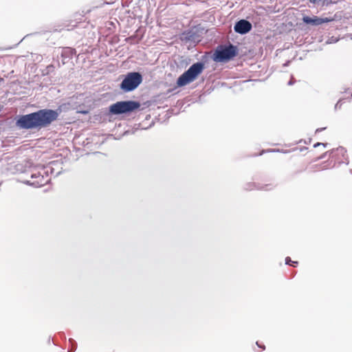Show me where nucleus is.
<instances>
[{
    "label": "nucleus",
    "instance_id": "nucleus-14",
    "mask_svg": "<svg viewBox=\"0 0 352 352\" xmlns=\"http://www.w3.org/2000/svg\"><path fill=\"white\" fill-rule=\"evenodd\" d=\"M327 145H328V144H327V143L317 142V143H316V144L314 145V148H316V147H318V146H324V147H327Z\"/></svg>",
    "mask_w": 352,
    "mask_h": 352
},
{
    "label": "nucleus",
    "instance_id": "nucleus-1",
    "mask_svg": "<svg viewBox=\"0 0 352 352\" xmlns=\"http://www.w3.org/2000/svg\"><path fill=\"white\" fill-rule=\"evenodd\" d=\"M58 117L56 110L44 109L36 112L21 116L16 124L21 129H41L50 126Z\"/></svg>",
    "mask_w": 352,
    "mask_h": 352
},
{
    "label": "nucleus",
    "instance_id": "nucleus-22",
    "mask_svg": "<svg viewBox=\"0 0 352 352\" xmlns=\"http://www.w3.org/2000/svg\"><path fill=\"white\" fill-rule=\"evenodd\" d=\"M270 151V152H280V151L279 149H276V150L274 149V150H271Z\"/></svg>",
    "mask_w": 352,
    "mask_h": 352
},
{
    "label": "nucleus",
    "instance_id": "nucleus-13",
    "mask_svg": "<svg viewBox=\"0 0 352 352\" xmlns=\"http://www.w3.org/2000/svg\"><path fill=\"white\" fill-rule=\"evenodd\" d=\"M344 98H340L337 103L335 104L334 109L336 111L338 109H340L342 105V101Z\"/></svg>",
    "mask_w": 352,
    "mask_h": 352
},
{
    "label": "nucleus",
    "instance_id": "nucleus-5",
    "mask_svg": "<svg viewBox=\"0 0 352 352\" xmlns=\"http://www.w3.org/2000/svg\"><path fill=\"white\" fill-rule=\"evenodd\" d=\"M142 82V76L139 72H129L120 84V89L124 92L135 89Z\"/></svg>",
    "mask_w": 352,
    "mask_h": 352
},
{
    "label": "nucleus",
    "instance_id": "nucleus-6",
    "mask_svg": "<svg viewBox=\"0 0 352 352\" xmlns=\"http://www.w3.org/2000/svg\"><path fill=\"white\" fill-rule=\"evenodd\" d=\"M329 158L334 160V164H348L349 162L346 150L342 146H340L329 151Z\"/></svg>",
    "mask_w": 352,
    "mask_h": 352
},
{
    "label": "nucleus",
    "instance_id": "nucleus-19",
    "mask_svg": "<svg viewBox=\"0 0 352 352\" xmlns=\"http://www.w3.org/2000/svg\"><path fill=\"white\" fill-rule=\"evenodd\" d=\"M243 73H245L246 71H248V72H250V70H249L248 68H246L245 67V65L243 64Z\"/></svg>",
    "mask_w": 352,
    "mask_h": 352
},
{
    "label": "nucleus",
    "instance_id": "nucleus-15",
    "mask_svg": "<svg viewBox=\"0 0 352 352\" xmlns=\"http://www.w3.org/2000/svg\"><path fill=\"white\" fill-rule=\"evenodd\" d=\"M295 83V80L294 79V77L292 76L291 79L288 81L287 85L291 86L293 85Z\"/></svg>",
    "mask_w": 352,
    "mask_h": 352
},
{
    "label": "nucleus",
    "instance_id": "nucleus-2",
    "mask_svg": "<svg viewBox=\"0 0 352 352\" xmlns=\"http://www.w3.org/2000/svg\"><path fill=\"white\" fill-rule=\"evenodd\" d=\"M238 47L232 44L219 45L212 54V60L217 63H228L238 54Z\"/></svg>",
    "mask_w": 352,
    "mask_h": 352
},
{
    "label": "nucleus",
    "instance_id": "nucleus-4",
    "mask_svg": "<svg viewBox=\"0 0 352 352\" xmlns=\"http://www.w3.org/2000/svg\"><path fill=\"white\" fill-rule=\"evenodd\" d=\"M140 107V104L137 101H120L110 105L109 113L113 115L130 113L139 109Z\"/></svg>",
    "mask_w": 352,
    "mask_h": 352
},
{
    "label": "nucleus",
    "instance_id": "nucleus-23",
    "mask_svg": "<svg viewBox=\"0 0 352 352\" xmlns=\"http://www.w3.org/2000/svg\"><path fill=\"white\" fill-rule=\"evenodd\" d=\"M250 80L249 79H243V82H249Z\"/></svg>",
    "mask_w": 352,
    "mask_h": 352
},
{
    "label": "nucleus",
    "instance_id": "nucleus-9",
    "mask_svg": "<svg viewBox=\"0 0 352 352\" xmlns=\"http://www.w3.org/2000/svg\"><path fill=\"white\" fill-rule=\"evenodd\" d=\"M252 28V23L246 20L243 19V34H248L251 31Z\"/></svg>",
    "mask_w": 352,
    "mask_h": 352
},
{
    "label": "nucleus",
    "instance_id": "nucleus-21",
    "mask_svg": "<svg viewBox=\"0 0 352 352\" xmlns=\"http://www.w3.org/2000/svg\"><path fill=\"white\" fill-rule=\"evenodd\" d=\"M328 153H329V152L325 153L324 155H322L320 157V159H323L324 157H325V156L327 155V154Z\"/></svg>",
    "mask_w": 352,
    "mask_h": 352
},
{
    "label": "nucleus",
    "instance_id": "nucleus-11",
    "mask_svg": "<svg viewBox=\"0 0 352 352\" xmlns=\"http://www.w3.org/2000/svg\"><path fill=\"white\" fill-rule=\"evenodd\" d=\"M336 1H333V0H321V3H320V6H328L331 4H334V3H336Z\"/></svg>",
    "mask_w": 352,
    "mask_h": 352
},
{
    "label": "nucleus",
    "instance_id": "nucleus-18",
    "mask_svg": "<svg viewBox=\"0 0 352 352\" xmlns=\"http://www.w3.org/2000/svg\"><path fill=\"white\" fill-rule=\"evenodd\" d=\"M256 344L259 348H261L263 350L265 349L264 345L259 344L258 342H256Z\"/></svg>",
    "mask_w": 352,
    "mask_h": 352
},
{
    "label": "nucleus",
    "instance_id": "nucleus-3",
    "mask_svg": "<svg viewBox=\"0 0 352 352\" xmlns=\"http://www.w3.org/2000/svg\"><path fill=\"white\" fill-rule=\"evenodd\" d=\"M204 69V65L202 63H196L191 65L189 69L182 74L177 80L178 87L185 86L193 82Z\"/></svg>",
    "mask_w": 352,
    "mask_h": 352
},
{
    "label": "nucleus",
    "instance_id": "nucleus-20",
    "mask_svg": "<svg viewBox=\"0 0 352 352\" xmlns=\"http://www.w3.org/2000/svg\"><path fill=\"white\" fill-rule=\"evenodd\" d=\"M289 63H290V60H287V61H286V62L283 64V66H284V67H287V66H288V65H289Z\"/></svg>",
    "mask_w": 352,
    "mask_h": 352
},
{
    "label": "nucleus",
    "instance_id": "nucleus-12",
    "mask_svg": "<svg viewBox=\"0 0 352 352\" xmlns=\"http://www.w3.org/2000/svg\"><path fill=\"white\" fill-rule=\"evenodd\" d=\"M285 264L296 267L298 265V262L292 261L291 258L287 256L285 258Z\"/></svg>",
    "mask_w": 352,
    "mask_h": 352
},
{
    "label": "nucleus",
    "instance_id": "nucleus-8",
    "mask_svg": "<svg viewBox=\"0 0 352 352\" xmlns=\"http://www.w3.org/2000/svg\"><path fill=\"white\" fill-rule=\"evenodd\" d=\"M271 186H272L271 184H266L264 186H261V185H256L254 183H248L245 185V189L249 190H252L254 189L269 190L272 189Z\"/></svg>",
    "mask_w": 352,
    "mask_h": 352
},
{
    "label": "nucleus",
    "instance_id": "nucleus-24",
    "mask_svg": "<svg viewBox=\"0 0 352 352\" xmlns=\"http://www.w3.org/2000/svg\"><path fill=\"white\" fill-rule=\"evenodd\" d=\"M256 65H251L250 67H256Z\"/></svg>",
    "mask_w": 352,
    "mask_h": 352
},
{
    "label": "nucleus",
    "instance_id": "nucleus-16",
    "mask_svg": "<svg viewBox=\"0 0 352 352\" xmlns=\"http://www.w3.org/2000/svg\"><path fill=\"white\" fill-rule=\"evenodd\" d=\"M344 92L348 94V98H349V99L352 98V92L351 91H349L348 93L347 89H346Z\"/></svg>",
    "mask_w": 352,
    "mask_h": 352
},
{
    "label": "nucleus",
    "instance_id": "nucleus-10",
    "mask_svg": "<svg viewBox=\"0 0 352 352\" xmlns=\"http://www.w3.org/2000/svg\"><path fill=\"white\" fill-rule=\"evenodd\" d=\"M234 30L238 33L242 34V19L236 23Z\"/></svg>",
    "mask_w": 352,
    "mask_h": 352
},
{
    "label": "nucleus",
    "instance_id": "nucleus-7",
    "mask_svg": "<svg viewBox=\"0 0 352 352\" xmlns=\"http://www.w3.org/2000/svg\"><path fill=\"white\" fill-rule=\"evenodd\" d=\"M302 22L306 25H311L313 26H318L324 23H329L333 21L331 17H318L317 16H309L305 15L302 18Z\"/></svg>",
    "mask_w": 352,
    "mask_h": 352
},
{
    "label": "nucleus",
    "instance_id": "nucleus-17",
    "mask_svg": "<svg viewBox=\"0 0 352 352\" xmlns=\"http://www.w3.org/2000/svg\"><path fill=\"white\" fill-rule=\"evenodd\" d=\"M326 129V127L318 128L316 130V133H320Z\"/></svg>",
    "mask_w": 352,
    "mask_h": 352
}]
</instances>
